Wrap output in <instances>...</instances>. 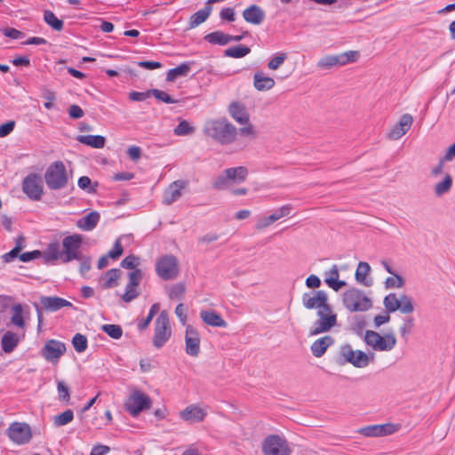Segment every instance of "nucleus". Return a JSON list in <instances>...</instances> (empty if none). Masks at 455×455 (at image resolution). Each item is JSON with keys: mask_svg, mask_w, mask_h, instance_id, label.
<instances>
[{"mask_svg": "<svg viewBox=\"0 0 455 455\" xmlns=\"http://www.w3.org/2000/svg\"><path fill=\"white\" fill-rule=\"evenodd\" d=\"M250 52L251 49L248 46L238 45L226 49L224 54L227 57L238 59L246 56Z\"/></svg>", "mask_w": 455, "mask_h": 455, "instance_id": "44", "label": "nucleus"}, {"mask_svg": "<svg viewBox=\"0 0 455 455\" xmlns=\"http://www.w3.org/2000/svg\"><path fill=\"white\" fill-rule=\"evenodd\" d=\"M204 40L212 44L226 45L231 42L230 35L222 31H214L207 34Z\"/></svg>", "mask_w": 455, "mask_h": 455, "instance_id": "35", "label": "nucleus"}, {"mask_svg": "<svg viewBox=\"0 0 455 455\" xmlns=\"http://www.w3.org/2000/svg\"><path fill=\"white\" fill-rule=\"evenodd\" d=\"M175 314L179 318L182 325H186L187 323V307L184 304L180 303L175 308Z\"/></svg>", "mask_w": 455, "mask_h": 455, "instance_id": "60", "label": "nucleus"}, {"mask_svg": "<svg viewBox=\"0 0 455 455\" xmlns=\"http://www.w3.org/2000/svg\"><path fill=\"white\" fill-rule=\"evenodd\" d=\"M212 6H206L201 10H199L198 12H196V13H194L191 17H190V20H189V27L190 28H196L197 26H199L200 24H202L203 22H204L209 15L211 14V12H212Z\"/></svg>", "mask_w": 455, "mask_h": 455, "instance_id": "36", "label": "nucleus"}, {"mask_svg": "<svg viewBox=\"0 0 455 455\" xmlns=\"http://www.w3.org/2000/svg\"><path fill=\"white\" fill-rule=\"evenodd\" d=\"M44 259L45 261L60 259L63 263L62 249H60V243H50L44 251Z\"/></svg>", "mask_w": 455, "mask_h": 455, "instance_id": "38", "label": "nucleus"}, {"mask_svg": "<svg viewBox=\"0 0 455 455\" xmlns=\"http://www.w3.org/2000/svg\"><path fill=\"white\" fill-rule=\"evenodd\" d=\"M99 220L100 213L98 212H92L86 216L79 219L76 221V226L84 231H91L97 226Z\"/></svg>", "mask_w": 455, "mask_h": 455, "instance_id": "32", "label": "nucleus"}, {"mask_svg": "<svg viewBox=\"0 0 455 455\" xmlns=\"http://www.w3.org/2000/svg\"><path fill=\"white\" fill-rule=\"evenodd\" d=\"M228 113L238 124H243L250 121V116L244 104L235 101L228 107Z\"/></svg>", "mask_w": 455, "mask_h": 455, "instance_id": "22", "label": "nucleus"}, {"mask_svg": "<svg viewBox=\"0 0 455 455\" xmlns=\"http://www.w3.org/2000/svg\"><path fill=\"white\" fill-rule=\"evenodd\" d=\"M11 323L18 328H25L26 323L23 316V307L20 304H15L12 307Z\"/></svg>", "mask_w": 455, "mask_h": 455, "instance_id": "40", "label": "nucleus"}, {"mask_svg": "<svg viewBox=\"0 0 455 455\" xmlns=\"http://www.w3.org/2000/svg\"><path fill=\"white\" fill-rule=\"evenodd\" d=\"M194 127L187 121H181L174 129V133L178 136H186L194 132Z\"/></svg>", "mask_w": 455, "mask_h": 455, "instance_id": "54", "label": "nucleus"}, {"mask_svg": "<svg viewBox=\"0 0 455 455\" xmlns=\"http://www.w3.org/2000/svg\"><path fill=\"white\" fill-rule=\"evenodd\" d=\"M101 328L104 332L113 339H118L123 335V330L117 324H104Z\"/></svg>", "mask_w": 455, "mask_h": 455, "instance_id": "49", "label": "nucleus"}, {"mask_svg": "<svg viewBox=\"0 0 455 455\" xmlns=\"http://www.w3.org/2000/svg\"><path fill=\"white\" fill-rule=\"evenodd\" d=\"M344 307L349 312H364L371 308L372 300L357 288H350L342 294Z\"/></svg>", "mask_w": 455, "mask_h": 455, "instance_id": "5", "label": "nucleus"}, {"mask_svg": "<svg viewBox=\"0 0 455 455\" xmlns=\"http://www.w3.org/2000/svg\"><path fill=\"white\" fill-rule=\"evenodd\" d=\"M121 276V271L117 268L109 269L99 280L101 289H110L118 285V279Z\"/></svg>", "mask_w": 455, "mask_h": 455, "instance_id": "29", "label": "nucleus"}, {"mask_svg": "<svg viewBox=\"0 0 455 455\" xmlns=\"http://www.w3.org/2000/svg\"><path fill=\"white\" fill-rule=\"evenodd\" d=\"M204 132L208 137L221 144L234 142L237 135V129L226 118L207 121Z\"/></svg>", "mask_w": 455, "mask_h": 455, "instance_id": "1", "label": "nucleus"}, {"mask_svg": "<svg viewBox=\"0 0 455 455\" xmlns=\"http://www.w3.org/2000/svg\"><path fill=\"white\" fill-rule=\"evenodd\" d=\"M264 455H291V449L287 441L275 435L267 436L262 443Z\"/></svg>", "mask_w": 455, "mask_h": 455, "instance_id": "14", "label": "nucleus"}, {"mask_svg": "<svg viewBox=\"0 0 455 455\" xmlns=\"http://www.w3.org/2000/svg\"><path fill=\"white\" fill-rule=\"evenodd\" d=\"M413 118L410 114L403 115L398 124L390 131L388 137L394 140L400 139L410 130Z\"/></svg>", "mask_w": 455, "mask_h": 455, "instance_id": "21", "label": "nucleus"}, {"mask_svg": "<svg viewBox=\"0 0 455 455\" xmlns=\"http://www.w3.org/2000/svg\"><path fill=\"white\" fill-rule=\"evenodd\" d=\"M42 95H43L44 99L45 100L44 108L47 109L52 108L54 106L53 101L56 100L55 92L47 88H44L43 92H42Z\"/></svg>", "mask_w": 455, "mask_h": 455, "instance_id": "57", "label": "nucleus"}, {"mask_svg": "<svg viewBox=\"0 0 455 455\" xmlns=\"http://www.w3.org/2000/svg\"><path fill=\"white\" fill-rule=\"evenodd\" d=\"M6 435L19 444L28 443L32 436L31 428H7Z\"/></svg>", "mask_w": 455, "mask_h": 455, "instance_id": "31", "label": "nucleus"}, {"mask_svg": "<svg viewBox=\"0 0 455 455\" xmlns=\"http://www.w3.org/2000/svg\"><path fill=\"white\" fill-rule=\"evenodd\" d=\"M143 277V273L140 269H135L128 274V283L125 286V291L122 295V299L125 303H130L139 297L140 291L138 286Z\"/></svg>", "mask_w": 455, "mask_h": 455, "instance_id": "16", "label": "nucleus"}, {"mask_svg": "<svg viewBox=\"0 0 455 455\" xmlns=\"http://www.w3.org/2000/svg\"><path fill=\"white\" fill-rule=\"evenodd\" d=\"M249 171L245 166L227 168L212 180V187L216 190L229 189L247 180Z\"/></svg>", "mask_w": 455, "mask_h": 455, "instance_id": "2", "label": "nucleus"}, {"mask_svg": "<svg viewBox=\"0 0 455 455\" xmlns=\"http://www.w3.org/2000/svg\"><path fill=\"white\" fill-rule=\"evenodd\" d=\"M385 286L387 289L403 288L404 286V279L397 274H393V276L386 279Z\"/></svg>", "mask_w": 455, "mask_h": 455, "instance_id": "50", "label": "nucleus"}, {"mask_svg": "<svg viewBox=\"0 0 455 455\" xmlns=\"http://www.w3.org/2000/svg\"><path fill=\"white\" fill-rule=\"evenodd\" d=\"M139 261L140 259L138 257H135L134 255H130L125 257L122 260L121 266L124 268L132 269L133 271L136 269L135 267L139 265Z\"/></svg>", "mask_w": 455, "mask_h": 455, "instance_id": "58", "label": "nucleus"}, {"mask_svg": "<svg viewBox=\"0 0 455 455\" xmlns=\"http://www.w3.org/2000/svg\"><path fill=\"white\" fill-rule=\"evenodd\" d=\"M185 291V284L182 283H177L169 288L167 293L170 299L180 300L184 298Z\"/></svg>", "mask_w": 455, "mask_h": 455, "instance_id": "43", "label": "nucleus"}, {"mask_svg": "<svg viewBox=\"0 0 455 455\" xmlns=\"http://www.w3.org/2000/svg\"><path fill=\"white\" fill-rule=\"evenodd\" d=\"M325 283L335 291H339L341 288L347 285L346 281L339 280V272L337 265H332L331 267L324 273Z\"/></svg>", "mask_w": 455, "mask_h": 455, "instance_id": "23", "label": "nucleus"}, {"mask_svg": "<svg viewBox=\"0 0 455 455\" xmlns=\"http://www.w3.org/2000/svg\"><path fill=\"white\" fill-rule=\"evenodd\" d=\"M243 19L253 25H259L265 18L264 11L258 5L252 4L243 12Z\"/></svg>", "mask_w": 455, "mask_h": 455, "instance_id": "27", "label": "nucleus"}, {"mask_svg": "<svg viewBox=\"0 0 455 455\" xmlns=\"http://www.w3.org/2000/svg\"><path fill=\"white\" fill-rule=\"evenodd\" d=\"M316 315L317 320L309 331L310 336L328 332L338 324L337 314L333 312L330 304L318 310Z\"/></svg>", "mask_w": 455, "mask_h": 455, "instance_id": "7", "label": "nucleus"}, {"mask_svg": "<svg viewBox=\"0 0 455 455\" xmlns=\"http://www.w3.org/2000/svg\"><path fill=\"white\" fill-rule=\"evenodd\" d=\"M333 343H334L333 338L330 335H326V336H323V337L319 338L316 340H315L312 343L310 349H311L313 355L319 358V357H322L325 354L328 347L332 346Z\"/></svg>", "mask_w": 455, "mask_h": 455, "instance_id": "26", "label": "nucleus"}, {"mask_svg": "<svg viewBox=\"0 0 455 455\" xmlns=\"http://www.w3.org/2000/svg\"><path fill=\"white\" fill-rule=\"evenodd\" d=\"M91 179L87 176H82L78 180V187L83 190H88V192H94L95 189L91 188Z\"/></svg>", "mask_w": 455, "mask_h": 455, "instance_id": "63", "label": "nucleus"}, {"mask_svg": "<svg viewBox=\"0 0 455 455\" xmlns=\"http://www.w3.org/2000/svg\"><path fill=\"white\" fill-rule=\"evenodd\" d=\"M383 304L387 313H393L399 309V296L395 293H389L384 298Z\"/></svg>", "mask_w": 455, "mask_h": 455, "instance_id": "42", "label": "nucleus"}, {"mask_svg": "<svg viewBox=\"0 0 455 455\" xmlns=\"http://www.w3.org/2000/svg\"><path fill=\"white\" fill-rule=\"evenodd\" d=\"M22 192L32 201H40L44 194L42 177L38 173H29L22 180Z\"/></svg>", "mask_w": 455, "mask_h": 455, "instance_id": "10", "label": "nucleus"}, {"mask_svg": "<svg viewBox=\"0 0 455 455\" xmlns=\"http://www.w3.org/2000/svg\"><path fill=\"white\" fill-rule=\"evenodd\" d=\"M273 219L274 218H271L270 215L267 217H262V218L259 219L255 225L256 229L259 231L266 229L272 223H274Z\"/></svg>", "mask_w": 455, "mask_h": 455, "instance_id": "61", "label": "nucleus"}, {"mask_svg": "<svg viewBox=\"0 0 455 455\" xmlns=\"http://www.w3.org/2000/svg\"><path fill=\"white\" fill-rule=\"evenodd\" d=\"M287 58L288 54L286 52H280L270 59L267 62V68L270 70H277L284 63Z\"/></svg>", "mask_w": 455, "mask_h": 455, "instance_id": "48", "label": "nucleus"}, {"mask_svg": "<svg viewBox=\"0 0 455 455\" xmlns=\"http://www.w3.org/2000/svg\"><path fill=\"white\" fill-rule=\"evenodd\" d=\"M44 180L50 190H61L68 187L69 175L61 161L52 163L44 174Z\"/></svg>", "mask_w": 455, "mask_h": 455, "instance_id": "4", "label": "nucleus"}, {"mask_svg": "<svg viewBox=\"0 0 455 455\" xmlns=\"http://www.w3.org/2000/svg\"><path fill=\"white\" fill-rule=\"evenodd\" d=\"M83 237L81 235L74 234L66 236L62 241L63 263L75 259H82L81 246Z\"/></svg>", "mask_w": 455, "mask_h": 455, "instance_id": "12", "label": "nucleus"}, {"mask_svg": "<svg viewBox=\"0 0 455 455\" xmlns=\"http://www.w3.org/2000/svg\"><path fill=\"white\" fill-rule=\"evenodd\" d=\"M375 361L373 352L365 353L362 350L353 349L349 344L340 346L337 363L340 365L350 363L356 368H365Z\"/></svg>", "mask_w": 455, "mask_h": 455, "instance_id": "3", "label": "nucleus"}, {"mask_svg": "<svg viewBox=\"0 0 455 455\" xmlns=\"http://www.w3.org/2000/svg\"><path fill=\"white\" fill-rule=\"evenodd\" d=\"M148 93L152 94L158 100L167 104L178 102V100H173L168 93L158 89H153L149 91Z\"/></svg>", "mask_w": 455, "mask_h": 455, "instance_id": "56", "label": "nucleus"}, {"mask_svg": "<svg viewBox=\"0 0 455 455\" xmlns=\"http://www.w3.org/2000/svg\"><path fill=\"white\" fill-rule=\"evenodd\" d=\"M123 246L119 240L115 242L114 247L111 251H108V256L111 259H117L123 254Z\"/></svg>", "mask_w": 455, "mask_h": 455, "instance_id": "62", "label": "nucleus"}, {"mask_svg": "<svg viewBox=\"0 0 455 455\" xmlns=\"http://www.w3.org/2000/svg\"><path fill=\"white\" fill-rule=\"evenodd\" d=\"M275 84L274 78L262 71H258L253 75V86L258 92L269 91L274 88Z\"/></svg>", "mask_w": 455, "mask_h": 455, "instance_id": "25", "label": "nucleus"}, {"mask_svg": "<svg viewBox=\"0 0 455 455\" xmlns=\"http://www.w3.org/2000/svg\"><path fill=\"white\" fill-rule=\"evenodd\" d=\"M412 327H413V318L409 317V318L405 319L403 325H401L399 328L401 336L403 338L406 339L408 334L411 332Z\"/></svg>", "mask_w": 455, "mask_h": 455, "instance_id": "59", "label": "nucleus"}, {"mask_svg": "<svg viewBox=\"0 0 455 455\" xmlns=\"http://www.w3.org/2000/svg\"><path fill=\"white\" fill-rule=\"evenodd\" d=\"M397 428H359L360 435L366 437L387 436L394 434Z\"/></svg>", "mask_w": 455, "mask_h": 455, "instance_id": "37", "label": "nucleus"}, {"mask_svg": "<svg viewBox=\"0 0 455 455\" xmlns=\"http://www.w3.org/2000/svg\"><path fill=\"white\" fill-rule=\"evenodd\" d=\"M156 271L164 280L175 279L180 272L178 259L173 255H164L157 259Z\"/></svg>", "mask_w": 455, "mask_h": 455, "instance_id": "11", "label": "nucleus"}, {"mask_svg": "<svg viewBox=\"0 0 455 455\" xmlns=\"http://www.w3.org/2000/svg\"><path fill=\"white\" fill-rule=\"evenodd\" d=\"M190 71V64L189 63H182L178 67L170 69L166 76V80L169 82H173L178 77L187 76Z\"/></svg>", "mask_w": 455, "mask_h": 455, "instance_id": "39", "label": "nucleus"}, {"mask_svg": "<svg viewBox=\"0 0 455 455\" xmlns=\"http://www.w3.org/2000/svg\"><path fill=\"white\" fill-rule=\"evenodd\" d=\"M20 342L19 336L12 331H7L1 339L2 349L5 353H12Z\"/></svg>", "mask_w": 455, "mask_h": 455, "instance_id": "33", "label": "nucleus"}, {"mask_svg": "<svg viewBox=\"0 0 455 455\" xmlns=\"http://www.w3.org/2000/svg\"><path fill=\"white\" fill-rule=\"evenodd\" d=\"M72 344L77 353H83L87 348V339L84 335L76 333L72 339Z\"/></svg>", "mask_w": 455, "mask_h": 455, "instance_id": "47", "label": "nucleus"}, {"mask_svg": "<svg viewBox=\"0 0 455 455\" xmlns=\"http://www.w3.org/2000/svg\"><path fill=\"white\" fill-rule=\"evenodd\" d=\"M301 301L307 309H317V311L329 305L327 293L323 290L305 292Z\"/></svg>", "mask_w": 455, "mask_h": 455, "instance_id": "17", "label": "nucleus"}, {"mask_svg": "<svg viewBox=\"0 0 455 455\" xmlns=\"http://www.w3.org/2000/svg\"><path fill=\"white\" fill-rule=\"evenodd\" d=\"M451 186H452V178L451 177V175L446 174L444 179L442 181L435 184V194L437 196H441L446 194L447 192H449Z\"/></svg>", "mask_w": 455, "mask_h": 455, "instance_id": "46", "label": "nucleus"}, {"mask_svg": "<svg viewBox=\"0 0 455 455\" xmlns=\"http://www.w3.org/2000/svg\"><path fill=\"white\" fill-rule=\"evenodd\" d=\"M77 140L94 148H102L106 143L105 138L100 135H81L77 137Z\"/></svg>", "mask_w": 455, "mask_h": 455, "instance_id": "34", "label": "nucleus"}, {"mask_svg": "<svg viewBox=\"0 0 455 455\" xmlns=\"http://www.w3.org/2000/svg\"><path fill=\"white\" fill-rule=\"evenodd\" d=\"M291 210H292L291 205L285 204V205H283L282 207L276 209L272 214H270V216H271V218H274L273 220H274V222H275L283 217L289 216L291 212Z\"/></svg>", "mask_w": 455, "mask_h": 455, "instance_id": "55", "label": "nucleus"}, {"mask_svg": "<svg viewBox=\"0 0 455 455\" xmlns=\"http://www.w3.org/2000/svg\"><path fill=\"white\" fill-rule=\"evenodd\" d=\"M74 418L73 411L71 410H67L62 413L57 415L53 419V423L57 426H64L71 422Z\"/></svg>", "mask_w": 455, "mask_h": 455, "instance_id": "51", "label": "nucleus"}, {"mask_svg": "<svg viewBox=\"0 0 455 455\" xmlns=\"http://www.w3.org/2000/svg\"><path fill=\"white\" fill-rule=\"evenodd\" d=\"M200 318L202 321L212 327H227V322L221 317V315L214 310L206 309L200 312Z\"/></svg>", "mask_w": 455, "mask_h": 455, "instance_id": "24", "label": "nucleus"}, {"mask_svg": "<svg viewBox=\"0 0 455 455\" xmlns=\"http://www.w3.org/2000/svg\"><path fill=\"white\" fill-rule=\"evenodd\" d=\"M58 397L60 401L69 402L70 393L69 387L63 380H59L57 383Z\"/></svg>", "mask_w": 455, "mask_h": 455, "instance_id": "52", "label": "nucleus"}, {"mask_svg": "<svg viewBox=\"0 0 455 455\" xmlns=\"http://www.w3.org/2000/svg\"><path fill=\"white\" fill-rule=\"evenodd\" d=\"M40 302L48 311H57L62 307L72 306L69 301L59 297L43 296L40 298Z\"/></svg>", "mask_w": 455, "mask_h": 455, "instance_id": "28", "label": "nucleus"}, {"mask_svg": "<svg viewBox=\"0 0 455 455\" xmlns=\"http://www.w3.org/2000/svg\"><path fill=\"white\" fill-rule=\"evenodd\" d=\"M235 15V11L231 7L223 8L220 13V18L228 21H234Z\"/></svg>", "mask_w": 455, "mask_h": 455, "instance_id": "64", "label": "nucleus"}, {"mask_svg": "<svg viewBox=\"0 0 455 455\" xmlns=\"http://www.w3.org/2000/svg\"><path fill=\"white\" fill-rule=\"evenodd\" d=\"M200 334L192 325L186 326L185 350L188 355L197 356L200 353Z\"/></svg>", "mask_w": 455, "mask_h": 455, "instance_id": "19", "label": "nucleus"}, {"mask_svg": "<svg viewBox=\"0 0 455 455\" xmlns=\"http://www.w3.org/2000/svg\"><path fill=\"white\" fill-rule=\"evenodd\" d=\"M172 328L169 321L168 313L163 310L157 316L155 323V334L153 344L156 348L162 347L170 339Z\"/></svg>", "mask_w": 455, "mask_h": 455, "instance_id": "9", "label": "nucleus"}, {"mask_svg": "<svg viewBox=\"0 0 455 455\" xmlns=\"http://www.w3.org/2000/svg\"><path fill=\"white\" fill-rule=\"evenodd\" d=\"M188 182L185 180L173 181L164 191L163 203L170 205L176 202L182 195V190L187 187Z\"/></svg>", "mask_w": 455, "mask_h": 455, "instance_id": "20", "label": "nucleus"}, {"mask_svg": "<svg viewBox=\"0 0 455 455\" xmlns=\"http://www.w3.org/2000/svg\"><path fill=\"white\" fill-rule=\"evenodd\" d=\"M363 341L372 350L378 352H389L396 346L397 339L394 332L380 335L375 331H366Z\"/></svg>", "mask_w": 455, "mask_h": 455, "instance_id": "6", "label": "nucleus"}, {"mask_svg": "<svg viewBox=\"0 0 455 455\" xmlns=\"http://www.w3.org/2000/svg\"><path fill=\"white\" fill-rule=\"evenodd\" d=\"M65 352L66 346L64 343L56 339H50L45 342L41 354L48 362L57 363Z\"/></svg>", "mask_w": 455, "mask_h": 455, "instance_id": "18", "label": "nucleus"}, {"mask_svg": "<svg viewBox=\"0 0 455 455\" xmlns=\"http://www.w3.org/2000/svg\"><path fill=\"white\" fill-rule=\"evenodd\" d=\"M244 126L241 127L237 132H239L240 135L247 137L249 139H256L258 136V132L253 124L250 123V121L247 124H243Z\"/></svg>", "mask_w": 455, "mask_h": 455, "instance_id": "53", "label": "nucleus"}, {"mask_svg": "<svg viewBox=\"0 0 455 455\" xmlns=\"http://www.w3.org/2000/svg\"><path fill=\"white\" fill-rule=\"evenodd\" d=\"M359 56L357 51H347L337 55H325L318 60L316 65L320 69H329L355 62Z\"/></svg>", "mask_w": 455, "mask_h": 455, "instance_id": "8", "label": "nucleus"}, {"mask_svg": "<svg viewBox=\"0 0 455 455\" xmlns=\"http://www.w3.org/2000/svg\"><path fill=\"white\" fill-rule=\"evenodd\" d=\"M371 270V267L367 262H359L355 274L356 282L365 287H371L372 285V280L368 278Z\"/></svg>", "mask_w": 455, "mask_h": 455, "instance_id": "30", "label": "nucleus"}, {"mask_svg": "<svg viewBox=\"0 0 455 455\" xmlns=\"http://www.w3.org/2000/svg\"><path fill=\"white\" fill-rule=\"evenodd\" d=\"M399 301H400V307L398 310L402 314H404V315L411 314L414 311L415 306H414V300H413L412 297H411L407 294L402 293L399 295Z\"/></svg>", "mask_w": 455, "mask_h": 455, "instance_id": "41", "label": "nucleus"}, {"mask_svg": "<svg viewBox=\"0 0 455 455\" xmlns=\"http://www.w3.org/2000/svg\"><path fill=\"white\" fill-rule=\"evenodd\" d=\"M206 406H201L198 403H192L179 412V417L188 424H198L204 421L207 416Z\"/></svg>", "mask_w": 455, "mask_h": 455, "instance_id": "15", "label": "nucleus"}, {"mask_svg": "<svg viewBox=\"0 0 455 455\" xmlns=\"http://www.w3.org/2000/svg\"><path fill=\"white\" fill-rule=\"evenodd\" d=\"M152 401L148 395L140 389H132L125 402V408L130 414L136 416L143 410L151 406Z\"/></svg>", "mask_w": 455, "mask_h": 455, "instance_id": "13", "label": "nucleus"}, {"mask_svg": "<svg viewBox=\"0 0 455 455\" xmlns=\"http://www.w3.org/2000/svg\"><path fill=\"white\" fill-rule=\"evenodd\" d=\"M44 20L56 31H60L63 28V21L58 19L52 11H44Z\"/></svg>", "mask_w": 455, "mask_h": 455, "instance_id": "45", "label": "nucleus"}]
</instances>
